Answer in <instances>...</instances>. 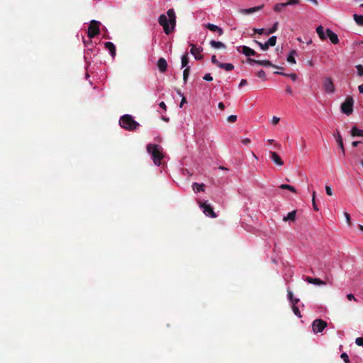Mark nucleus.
<instances>
[{
  "label": "nucleus",
  "instance_id": "obj_27",
  "mask_svg": "<svg viewBox=\"0 0 363 363\" xmlns=\"http://www.w3.org/2000/svg\"><path fill=\"white\" fill-rule=\"evenodd\" d=\"M274 74L283 75V76H285V77H289V78H291V80L294 81V82H295L297 79V76L294 73L286 74V73H284V72H275Z\"/></svg>",
  "mask_w": 363,
  "mask_h": 363
},
{
  "label": "nucleus",
  "instance_id": "obj_21",
  "mask_svg": "<svg viewBox=\"0 0 363 363\" xmlns=\"http://www.w3.org/2000/svg\"><path fill=\"white\" fill-rule=\"evenodd\" d=\"M210 45H211V47L216 48V49L226 48V45L223 43L220 42V41H216L213 40L210 42Z\"/></svg>",
  "mask_w": 363,
  "mask_h": 363
},
{
  "label": "nucleus",
  "instance_id": "obj_60",
  "mask_svg": "<svg viewBox=\"0 0 363 363\" xmlns=\"http://www.w3.org/2000/svg\"><path fill=\"white\" fill-rule=\"evenodd\" d=\"M361 142L360 141H354L352 143V145L353 147H357Z\"/></svg>",
  "mask_w": 363,
  "mask_h": 363
},
{
  "label": "nucleus",
  "instance_id": "obj_55",
  "mask_svg": "<svg viewBox=\"0 0 363 363\" xmlns=\"http://www.w3.org/2000/svg\"><path fill=\"white\" fill-rule=\"evenodd\" d=\"M159 106L160 108H163L164 110H166L167 106L164 101L160 102Z\"/></svg>",
  "mask_w": 363,
  "mask_h": 363
},
{
  "label": "nucleus",
  "instance_id": "obj_44",
  "mask_svg": "<svg viewBox=\"0 0 363 363\" xmlns=\"http://www.w3.org/2000/svg\"><path fill=\"white\" fill-rule=\"evenodd\" d=\"M355 343L358 346H362L363 347V337H357V338H356Z\"/></svg>",
  "mask_w": 363,
  "mask_h": 363
},
{
  "label": "nucleus",
  "instance_id": "obj_43",
  "mask_svg": "<svg viewBox=\"0 0 363 363\" xmlns=\"http://www.w3.org/2000/svg\"><path fill=\"white\" fill-rule=\"evenodd\" d=\"M211 62L213 64L216 65V66H218L219 67V65L221 64V62H218L216 59V55H213L212 57H211Z\"/></svg>",
  "mask_w": 363,
  "mask_h": 363
},
{
  "label": "nucleus",
  "instance_id": "obj_45",
  "mask_svg": "<svg viewBox=\"0 0 363 363\" xmlns=\"http://www.w3.org/2000/svg\"><path fill=\"white\" fill-rule=\"evenodd\" d=\"M344 216H345V218H346V220H347V224H348L349 225H351V218H350V215L348 213L345 212V213H344Z\"/></svg>",
  "mask_w": 363,
  "mask_h": 363
},
{
  "label": "nucleus",
  "instance_id": "obj_50",
  "mask_svg": "<svg viewBox=\"0 0 363 363\" xmlns=\"http://www.w3.org/2000/svg\"><path fill=\"white\" fill-rule=\"evenodd\" d=\"M325 191H326V194L328 196H332L333 195L332 189H331V188L329 186H325Z\"/></svg>",
  "mask_w": 363,
  "mask_h": 363
},
{
  "label": "nucleus",
  "instance_id": "obj_28",
  "mask_svg": "<svg viewBox=\"0 0 363 363\" xmlns=\"http://www.w3.org/2000/svg\"><path fill=\"white\" fill-rule=\"evenodd\" d=\"M188 63H189V56H188V53H185L184 55H182V67H188Z\"/></svg>",
  "mask_w": 363,
  "mask_h": 363
},
{
  "label": "nucleus",
  "instance_id": "obj_29",
  "mask_svg": "<svg viewBox=\"0 0 363 363\" xmlns=\"http://www.w3.org/2000/svg\"><path fill=\"white\" fill-rule=\"evenodd\" d=\"M278 24H279L278 22L274 23V25L272 26V27L270 28L269 29H268L265 32V34L266 35H270V34L274 33V32H276L277 30V29H278Z\"/></svg>",
  "mask_w": 363,
  "mask_h": 363
},
{
  "label": "nucleus",
  "instance_id": "obj_56",
  "mask_svg": "<svg viewBox=\"0 0 363 363\" xmlns=\"http://www.w3.org/2000/svg\"><path fill=\"white\" fill-rule=\"evenodd\" d=\"M218 108L220 109V110H224L225 109V105L223 102H220L218 104Z\"/></svg>",
  "mask_w": 363,
  "mask_h": 363
},
{
  "label": "nucleus",
  "instance_id": "obj_48",
  "mask_svg": "<svg viewBox=\"0 0 363 363\" xmlns=\"http://www.w3.org/2000/svg\"><path fill=\"white\" fill-rule=\"evenodd\" d=\"M280 121V118L277 116H273L272 119V123L273 125H277Z\"/></svg>",
  "mask_w": 363,
  "mask_h": 363
},
{
  "label": "nucleus",
  "instance_id": "obj_10",
  "mask_svg": "<svg viewBox=\"0 0 363 363\" xmlns=\"http://www.w3.org/2000/svg\"><path fill=\"white\" fill-rule=\"evenodd\" d=\"M190 46L191 47L190 50L191 54L194 56L196 60H201L203 58V55H201L203 48L201 47L197 48L194 44H190Z\"/></svg>",
  "mask_w": 363,
  "mask_h": 363
},
{
  "label": "nucleus",
  "instance_id": "obj_23",
  "mask_svg": "<svg viewBox=\"0 0 363 363\" xmlns=\"http://www.w3.org/2000/svg\"><path fill=\"white\" fill-rule=\"evenodd\" d=\"M351 135L353 137H363V130L358 129L357 127H353L351 130Z\"/></svg>",
  "mask_w": 363,
  "mask_h": 363
},
{
  "label": "nucleus",
  "instance_id": "obj_15",
  "mask_svg": "<svg viewBox=\"0 0 363 363\" xmlns=\"http://www.w3.org/2000/svg\"><path fill=\"white\" fill-rule=\"evenodd\" d=\"M305 280L309 283V284H315V285H325L326 283L320 279H318V278H312V277H306L305 278Z\"/></svg>",
  "mask_w": 363,
  "mask_h": 363
},
{
  "label": "nucleus",
  "instance_id": "obj_34",
  "mask_svg": "<svg viewBox=\"0 0 363 363\" xmlns=\"http://www.w3.org/2000/svg\"><path fill=\"white\" fill-rule=\"evenodd\" d=\"M284 7H286L284 3L277 4L274 7V10L277 12H279Z\"/></svg>",
  "mask_w": 363,
  "mask_h": 363
},
{
  "label": "nucleus",
  "instance_id": "obj_31",
  "mask_svg": "<svg viewBox=\"0 0 363 363\" xmlns=\"http://www.w3.org/2000/svg\"><path fill=\"white\" fill-rule=\"evenodd\" d=\"M189 73H190V67H186L183 72V80H184V83H186Z\"/></svg>",
  "mask_w": 363,
  "mask_h": 363
},
{
  "label": "nucleus",
  "instance_id": "obj_17",
  "mask_svg": "<svg viewBox=\"0 0 363 363\" xmlns=\"http://www.w3.org/2000/svg\"><path fill=\"white\" fill-rule=\"evenodd\" d=\"M104 45H105V48L107 50H108V51L110 52L111 55L113 57H114L116 54V47H115L114 44L111 42H106Z\"/></svg>",
  "mask_w": 363,
  "mask_h": 363
},
{
  "label": "nucleus",
  "instance_id": "obj_1",
  "mask_svg": "<svg viewBox=\"0 0 363 363\" xmlns=\"http://www.w3.org/2000/svg\"><path fill=\"white\" fill-rule=\"evenodd\" d=\"M167 16L164 14L160 16L158 22L163 27L165 34L171 33L176 26V15L173 9L167 12Z\"/></svg>",
  "mask_w": 363,
  "mask_h": 363
},
{
  "label": "nucleus",
  "instance_id": "obj_39",
  "mask_svg": "<svg viewBox=\"0 0 363 363\" xmlns=\"http://www.w3.org/2000/svg\"><path fill=\"white\" fill-rule=\"evenodd\" d=\"M357 74L359 76H363V66L362 65H358L356 66Z\"/></svg>",
  "mask_w": 363,
  "mask_h": 363
},
{
  "label": "nucleus",
  "instance_id": "obj_64",
  "mask_svg": "<svg viewBox=\"0 0 363 363\" xmlns=\"http://www.w3.org/2000/svg\"><path fill=\"white\" fill-rule=\"evenodd\" d=\"M268 143L272 144L274 143V140L269 139L268 140Z\"/></svg>",
  "mask_w": 363,
  "mask_h": 363
},
{
  "label": "nucleus",
  "instance_id": "obj_25",
  "mask_svg": "<svg viewBox=\"0 0 363 363\" xmlns=\"http://www.w3.org/2000/svg\"><path fill=\"white\" fill-rule=\"evenodd\" d=\"M219 67L226 71H231L234 69L233 65L230 63H221L219 65Z\"/></svg>",
  "mask_w": 363,
  "mask_h": 363
},
{
  "label": "nucleus",
  "instance_id": "obj_8",
  "mask_svg": "<svg viewBox=\"0 0 363 363\" xmlns=\"http://www.w3.org/2000/svg\"><path fill=\"white\" fill-rule=\"evenodd\" d=\"M323 85L325 92L331 94L335 91V86L331 77H325Z\"/></svg>",
  "mask_w": 363,
  "mask_h": 363
},
{
  "label": "nucleus",
  "instance_id": "obj_11",
  "mask_svg": "<svg viewBox=\"0 0 363 363\" xmlns=\"http://www.w3.org/2000/svg\"><path fill=\"white\" fill-rule=\"evenodd\" d=\"M325 33L327 34V38L330 39L332 43L337 44L339 43L337 35L335 34L333 30L327 28Z\"/></svg>",
  "mask_w": 363,
  "mask_h": 363
},
{
  "label": "nucleus",
  "instance_id": "obj_37",
  "mask_svg": "<svg viewBox=\"0 0 363 363\" xmlns=\"http://www.w3.org/2000/svg\"><path fill=\"white\" fill-rule=\"evenodd\" d=\"M292 309H293V311H294V314H295L296 316H298V317H299V318H301V312H300V311H299V309H298V308L297 306H292Z\"/></svg>",
  "mask_w": 363,
  "mask_h": 363
},
{
  "label": "nucleus",
  "instance_id": "obj_61",
  "mask_svg": "<svg viewBox=\"0 0 363 363\" xmlns=\"http://www.w3.org/2000/svg\"><path fill=\"white\" fill-rule=\"evenodd\" d=\"M358 89H359L360 93L363 94V84L358 86Z\"/></svg>",
  "mask_w": 363,
  "mask_h": 363
},
{
  "label": "nucleus",
  "instance_id": "obj_16",
  "mask_svg": "<svg viewBox=\"0 0 363 363\" xmlns=\"http://www.w3.org/2000/svg\"><path fill=\"white\" fill-rule=\"evenodd\" d=\"M263 7H264V5H261V6L250 8V9H242V10H241V13L242 14H245V15L251 14V13H252L254 12L260 11Z\"/></svg>",
  "mask_w": 363,
  "mask_h": 363
},
{
  "label": "nucleus",
  "instance_id": "obj_47",
  "mask_svg": "<svg viewBox=\"0 0 363 363\" xmlns=\"http://www.w3.org/2000/svg\"><path fill=\"white\" fill-rule=\"evenodd\" d=\"M253 32H254V33H258V34L261 35L264 33V30L263 28H260V29L254 28Z\"/></svg>",
  "mask_w": 363,
  "mask_h": 363
},
{
  "label": "nucleus",
  "instance_id": "obj_52",
  "mask_svg": "<svg viewBox=\"0 0 363 363\" xmlns=\"http://www.w3.org/2000/svg\"><path fill=\"white\" fill-rule=\"evenodd\" d=\"M247 84V82L246 79H242L240 82L239 86L242 87Z\"/></svg>",
  "mask_w": 363,
  "mask_h": 363
},
{
  "label": "nucleus",
  "instance_id": "obj_54",
  "mask_svg": "<svg viewBox=\"0 0 363 363\" xmlns=\"http://www.w3.org/2000/svg\"><path fill=\"white\" fill-rule=\"evenodd\" d=\"M347 299H348L349 301H352V300H354V301H356V299H355V298H354V295H353V294H348V295L347 296Z\"/></svg>",
  "mask_w": 363,
  "mask_h": 363
},
{
  "label": "nucleus",
  "instance_id": "obj_14",
  "mask_svg": "<svg viewBox=\"0 0 363 363\" xmlns=\"http://www.w3.org/2000/svg\"><path fill=\"white\" fill-rule=\"evenodd\" d=\"M205 27L209 29L211 31L217 32L219 35L223 34V30L221 28L218 27L216 25L212 23H206L205 24Z\"/></svg>",
  "mask_w": 363,
  "mask_h": 363
},
{
  "label": "nucleus",
  "instance_id": "obj_35",
  "mask_svg": "<svg viewBox=\"0 0 363 363\" xmlns=\"http://www.w3.org/2000/svg\"><path fill=\"white\" fill-rule=\"evenodd\" d=\"M255 43H257L263 50H267L269 48V45L267 42L265 43H262L257 40H255Z\"/></svg>",
  "mask_w": 363,
  "mask_h": 363
},
{
  "label": "nucleus",
  "instance_id": "obj_22",
  "mask_svg": "<svg viewBox=\"0 0 363 363\" xmlns=\"http://www.w3.org/2000/svg\"><path fill=\"white\" fill-rule=\"evenodd\" d=\"M296 211H293L291 212H289L286 216L284 217L283 220L284 221H288V220L294 221L296 219Z\"/></svg>",
  "mask_w": 363,
  "mask_h": 363
},
{
  "label": "nucleus",
  "instance_id": "obj_51",
  "mask_svg": "<svg viewBox=\"0 0 363 363\" xmlns=\"http://www.w3.org/2000/svg\"><path fill=\"white\" fill-rule=\"evenodd\" d=\"M247 61L250 64H257V62H259V60L248 58Z\"/></svg>",
  "mask_w": 363,
  "mask_h": 363
},
{
  "label": "nucleus",
  "instance_id": "obj_20",
  "mask_svg": "<svg viewBox=\"0 0 363 363\" xmlns=\"http://www.w3.org/2000/svg\"><path fill=\"white\" fill-rule=\"evenodd\" d=\"M257 65H262V66H269V67H276V68H278V69H282L283 67H277L274 65H273L270 61L269 60H259V62H257Z\"/></svg>",
  "mask_w": 363,
  "mask_h": 363
},
{
  "label": "nucleus",
  "instance_id": "obj_32",
  "mask_svg": "<svg viewBox=\"0 0 363 363\" xmlns=\"http://www.w3.org/2000/svg\"><path fill=\"white\" fill-rule=\"evenodd\" d=\"M276 43H277V37L276 36H272L271 38H269V40L267 42L269 47L274 46L276 45Z\"/></svg>",
  "mask_w": 363,
  "mask_h": 363
},
{
  "label": "nucleus",
  "instance_id": "obj_62",
  "mask_svg": "<svg viewBox=\"0 0 363 363\" xmlns=\"http://www.w3.org/2000/svg\"><path fill=\"white\" fill-rule=\"evenodd\" d=\"M218 168H219L220 169H223V170H228V169H227L226 167H223V166H220Z\"/></svg>",
  "mask_w": 363,
  "mask_h": 363
},
{
  "label": "nucleus",
  "instance_id": "obj_58",
  "mask_svg": "<svg viewBox=\"0 0 363 363\" xmlns=\"http://www.w3.org/2000/svg\"><path fill=\"white\" fill-rule=\"evenodd\" d=\"M291 302H292L293 306H296V304L299 302V299L294 298Z\"/></svg>",
  "mask_w": 363,
  "mask_h": 363
},
{
  "label": "nucleus",
  "instance_id": "obj_36",
  "mask_svg": "<svg viewBox=\"0 0 363 363\" xmlns=\"http://www.w3.org/2000/svg\"><path fill=\"white\" fill-rule=\"evenodd\" d=\"M256 75L259 77V78H261V79H266V74H265V72L262 69L258 71L257 73H256Z\"/></svg>",
  "mask_w": 363,
  "mask_h": 363
},
{
  "label": "nucleus",
  "instance_id": "obj_30",
  "mask_svg": "<svg viewBox=\"0 0 363 363\" xmlns=\"http://www.w3.org/2000/svg\"><path fill=\"white\" fill-rule=\"evenodd\" d=\"M279 188L281 189H287V190H289L290 191L293 192V193H296V189L291 186V185H289V184H281Z\"/></svg>",
  "mask_w": 363,
  "mask_h": 363
},
{
  "label": "nucleus",
  "instance_id": "obj_40",
  "mask_svg": "<svg viewBox=\"0 0 363 363\" xmlns=\"http://www.w3.org/2000/svg\"><path fill=\"white\" fill-rule=\"evenodd\" d=\"M312 196H313L312 203H313V208H314L315 211H318V207L316 206V203H315V191H313Z\"/></svg>",
  "mask_w": 363,
  "mask_h": 363
},
{
  "label": "nucleus",
  "instance_id": "obj_33",
  "mask_svg": "<svg viewBox=\"0 0 363 363\" xmlns=\"http://www.w3.org/2000/svg\"><path fill=\"white\" fill-rule=\"evenodd\" d=\"M295 53H296V52L294 50H293V51L291 52V53L287 57V61L289 63H292V64L296 63V60H295V58L294 57V54H295Z\"/></svg>",
  "mask_w": 363,
  "mask_h": 363
},
{
  "label": "nucleus",
  "instance_id": "obj_19",
  "mask_svg": "<svg viewBox=\"0 0 363 363\" xmlns=\"http://www.w3.org/2000/svg\"><path fill=\"white\" fill-rule=\"evenodd\" d=\"M316 32L321 40L327 39V34L324 32V28L322 26H319L316 28Z\"/></svg>",
  "mask_w": 363,
  "mask_h": 363
},
{
  "label": "nucleus",
  "instance_id": "obj_24",
  "mask_svg": "<svg viewBox=\"0 0 363 363\" xmlns=\"http://www.w3.org/2000/svg\"><path fill=\"white\" fill-rule=\"evenodd\" d=\"M205 185L203 184L194 183L192 185L193 189L195 192L203 191Z\"/></svg>",
  "mask_w": 363,
  "mask_h": 363
},
{
  "label": "nucleus",
  "instance_id": "obj_49",
  "mask_svg": "<svg viewBox=\"0 0 363 363\" xmlns=\"http://www.w3.org/2000/svg\"><path fill=\"white\" fill-rule=\"evenodd\" d=\"M203 79L208 82H211L213 80V77H211V74H206L203 77Z\"/></svg>",
  "mask_w": 363,
  "mask_h": 363
},
{
  "label": "nucleus",
  "instance_id": "obj_5",
  "mask_svg": "<svg viewBox=\"0 0 363 363\" xmlns=\"http://www.w3.org/2000/svg\"><path fill=\"white\" fill-rule=\"evenodd\" d=\"M101 23L96 20H92L88 28L87 35L91 39L99 33L100 29L99 26Z\"/></svg>",
  "mask_w": 363,
  "mask_h": 363
},
{
  "label": "nucleus",
  "instance_id": "obj_7",
  "mask_svg": "<svg viewBox=\"0 0 363 363\" xmlns=\"http://www.w3.org/2000/svg\"><path fill=\"white\" fill-rule=\"evenodd\" d=\"M327 325L326 321L322 319H315L312 323V329L315 333H321Z\"/></svg>",
  "mask_w": 363,
  "mask_h": 363
},
{
  "label": "nucleus",
  "instance_id": "obj_41",
  "mask_svg": "<svg viewBox=\"0 0 363 363\" xmlns=\"http://www.w3.org/2000/svg\"><path fill=\"white\" fill-rule=\"evenodd\" d=\"M341 359H343V361L345 362V363H350V359H349V357L348 355L344 352V353H342L341 356H340Z\"/></svg>",
  "mask_w": 363,
  "mask_h": 363
},
{
  "label": "nucleus",
  "instance_id": "obj_12",
  "mask_svg": "<svg viewBox=\"0 0 363 363\" xmlns=\"http://www.w3.org/2000/svg\"><path fill=\"white\" fill-rule=\"evenodd\" d=\"M270 157L272 160L278 166H282L284 164V162L280 157V156L275 152H269Z\"/></svg>",
  "mask_w": 363,
  "mask_h": 363
},
{
  "label": "nucleus",
  "instance_id": "obj_53",
  "mask_svg": "<svg viewBox=\"0 0 363 363\" xmlns=\"http://www.w3.org/2000/svg\"><path fill=\"white\" fill-rule=\"evenodd\" d=\"M242 144L244 145H248L250 143V140L249 138H245L242 140Z\"/></svg>",
  "mask_w": 363,
  "mask_h": 363
},
{
  "label": "nucleus",
  "instance_id": "obj_42",
  "mask_svg": "<svg viewBox=\"0 0 363 363\" xmlns=\"http://www.w3.org/2000/svg\"><path fill=\"white\" fill-rule=\"evenodd\" d=\"M237 120V116L235 115H231V116H229L227 118V121L229 122V123H235Z\"/></svg>",
  "mask_w": 363,
  "mask_h": 363
},
{
  "label": "nucleus",
  "instance_id": "obj_13",
  "mask_svg": "<svg viewBox=\"0 0 363 363\" xmlns=\"http://www.w3.org/2000/svg\"><path fill=\"white\" fill-rule=\"evenodd\" d=\"M157 67L161 72H164L167 69V62L163 57H160L157 61Z\"/></svg>",
  "mask_w": 363,
  "mask_h": 363
},
{
  "label": "nucleus",
  "instance_id": "obj_9",
  "mask_svg": "<svg viewBox=\"0 0 363 363\" xmlns=\"http://www.w3.org/2000/svg\"><path fill=\"white\" fill-rule=\"evenodd\" d=\"M237 50L247 57L258 56V54L253 49L245 45L238 47Z\"/></svg>",
  "mask_w": 363,
  "mask_h": 363
},
{
  "label": "nucleus",
  "instance_id": "obj_3",
  "mask_svg": "<svg viewBox=\"0 0 363 363\" xmlns=\"http://www.w3.org/2000/svg\"><path fill=\"white\" fill-rule=\"evenodd\" d=\"M147 151L152 155L154 164L157 166L160 165L163 155L160 150L159 145L156 144H148L147 145Z\"/></svg>",
  "mask_w": 363,
  "mask_h": 363
},
{
  "label": "nucleus",
  "instance_id": "obj_46",
  "mask_svg": "<svg viewBox=\"0 0 363 363\" xmlns=\"http://www.w3.org/2000/svg\"><path fill=\"white\" fill-rule=\"evenodd\" d=\"M287 296H288V298H289V300L290 301H293V299L294 298L293 293H292V291L290 289L287 290Z\"/></svg>",
  "mask_w": 363,
  "mask_h": 363
},
{
  "label": "nucleus",
  "instance_id": "obj_2",
  "mask_svg": "<svg viewBox=\"0 0 363 363\" xmlns=\"http://www.w3.org/2000/svg\"><path fill=\"white\" fill-rule=\"evenodd\" d=\"M119 124L122 128L128 131H134L140 126V124L129 114L122 116L120 118Z\"/></svg>",
  "mask_w": 363,
  "mask_h": 363
},
{
  "label": "nucleus",
  "instance_id": "obj_57",
  "mask_svg": "<svg viewBox=\"0 0 363 363\" xmlns=\"http://www.w3.org/2000/svg\"><path fill=\"white\" fill-rule=\"evenodd\" d=\"M286 91L289 94H292V89L290 86H286Z\"/></svg>",
  "mask_w": 363,
  "mask_h": 363
},
{
  "label": "nucleus",
  "instance_id": "obj_59",
  "mask_svg": "<svg viewBox=\"0 0 363 363\" xmlns=\"http://www.w3.org/2000/svg\"><path fill=\"white\" fill-rule=\"evenodd\" d=\"M185 103H186V98L183 96L182 99L181 101L179 106L182 107L183 104H185Z\"/></svg>",
  "mask_w": 363,
  "mask_h": 363
},
{
  "label": "nucleus",
  "instance_id": "obj_38",
  "mask_svg": "<svg viewBox=\"0 0 363 363\" xmlns=\"http://www.w3.org/2000/svg\"><path fill=\"white\" fill-rule=\"evenodd\" d=\"M299 3V0H289L288 1L284 3L285 6H287L289 5H294L298 4Z\"/></svg>",
  "mask_w": 363,
  "mask_h": 363
},
{
  "label": "nucleus",
  "instance_id": "obj_18",
  "mask_svg": "<svg viewBox=\"0 0 363 363\" xmlns=\"http://www.w3.org/2000/svg\"><path fill=\"white\" fill-rule=\"evenodd\" d=\"M335 137L336 138V142H337L338 146L340 147L341 150H343V156H345V151L343 140H342L340 133L339 132H337V135H335Z\"/></svg>",
  "mask_w": 363,
  "mask_h": 363
},
{
  "label": "nucleus",
  "instance_id": "obj_63",
  "mask_svg": "<svg viewBox=\"0 0 363 363\" xmlns=\"http://www.w3.org/2000/svg\"><path fill=\"white\" fill-rule=\"evenodd\" d=\"M359 229L363 232V225H359Z\"/></svg>",
  "mask_w": 363,
  "mask_h": 363
},
{
  "label": "nucleus",
  "instance_id": "obj_4",
  "mask_svg": "<svg viewBox=\"0 0 363 363\" xmlns=\"http://www.w3.org/2000/svg\"><path fill=\"white\" fill-rule=\"evenodd\" d=\"M353 105L354 99L352 96H347L345 101L341 104V111L347 116L351 115L353 112Z\"/></svg>",
  "mask_w": 363,
  "mask_h": 363
},
{
  "label": "nucleus",
  "instance_id": "obj_26",
  "mask_svg": "<svg viewBox=\"0 0 363 363\" xmlns=\"http://www.w3.org/2000/svg\"><path fill=\"white\" fill-rule=\"evenodd\" d=\"M353 18L357 25L363 26L362 15L354 14Z\"/></svg>",
  "mask_w": 363,
  "mask_h": 363
},
{
  "label": "nucleus",
  "instance_id": "obj_6",
  "mask_svg": "<svg viewBox=\"0 0 363 363\" xmlns=\"http://www.w3.org/2000/svg\"><path fill=\"white\" fill-rule=\"evenodd\" d=\"M199 203L200 208L203 210V213L206 216H209L211 218H216L217 215L216 214L212 206L210 204H208L206 201H199Z\"/></svg>",
  "mask_w": 363,
  "mask_h": 363
}]
</instances>
